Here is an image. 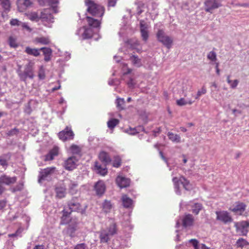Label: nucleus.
<instances>
[{"instance_id":"30","label":"nucleus","mask_w":249,"mask_h":249,"mask_svg":"<svg viewBox=\"0 0 249 249\" xmlns=\"http://www.w3.org/2000/svg\"><path fill=\"white\" fill-rule=\"evenodd\" d=\"M56 196L61 198L65 196L66 189L62 187H57L55 189Z\"/></svg>"},{"instance_id":"43","label":"nucleus","mask_w":249,"mask_h":249,"mask_svg":"<svg viewBox=\"0 0 249 249\" xmlns=\"http://www.w3.org/2000/svg\"><path fill=\"white\" fill-rule=\"evenodd\" d=\"M117 107L121 110L124 108V98H117L116 101Z\"/></svg>"},{"instance_id":"15","label":"nucleus","mask_w":249,"mask_h":249,"mask_svg":"<svg viewBox=\"0 0 249 249\" xmlns=\"http://www.w3.org/2000/svg\"><path fill=\"white\" fill-rule=\"evenodd\" d=\"M82 31L83 33L81 36L83 39L90 38L92 36V31L91 29L82 27L78 30L77 34H80Z\"/></svg>"},{"instance_id":"3","label":"nucleus","mask_w":249,"mask_h":249,"mask_svg":"<svg viewBox=\"0 0 249 249\" xmlns=\"http://www.w3.org/2000/svg\"><path fill=\"white\" fill-rule=\"evenodd\" d=\"M158 40L162 43L168 49H170L173 43V39L169 36L165 35L164 32L160 30L157 34Z\"/></svg>"},{"instance_id":"1","label":"nucleus","mask_w":249,"mask_h":249,"mask_svg":"<svg viewBox=\"0 0 249 249\" xmlns=\"http://www.w3.org/2000/svg\"><path fill=\"white\" fill-rule=\"evenodd\" d=\"M84 4L87 12L91 15L99 18L104 16L105 8L99 3L93 0H84Z\"/></svg>"},{"instance_id":"31","label":"nucleus","mask_w":249,"mask_h":249,"mask_svg":"<svg viewBox=\"0 0 249 249\" xmlns=\"http://www.w3.org/2000/svg\"><path fill=\"white\" fill-rule=\"evenodd\" d=\"M95 167L97 173L102 176H105L107 173V168L105 167H102L101 165H99L97 162H95Z\"/></svg>"},{"instance_id":"53","label":"nucleus","mask_w":249,"mask_h":249,"mask_svg":"<svg viewBox=\"0 0 249 249\" xmlns=\"http://www.w3.org/2000/svg\"><path fill=\"white\" fill-rule=\"evenodd\" d=\"M20 22L17 19H12L10 21L11 26H18L20 25Z\"/></svg>"},{"instance_id":"8","label":"nucleus","mask_w":249,"mask_h":249,"mask_svg":"<svg viewBox=\"0 0 249 249\" xmlns=\"http://www.w3.org/2000/svg\"><path fill=\"white\" fill-rule=\"evenodd\" d=\"M173 182L176 188H179V183L181 184L183 188L187 190H189L190 182L183 176H181L179 178L175 177L173 178Z\"/></svg>"},{"instance_id":"58","label":"nucleus","mask_w":249,"mask_h":249,"mask_svg":"<svg viewBox=\"0 0 249 249\" xmlns=\"http://www.w3.org/2000/svg\"><path fill=\"white\" fill-rule=\"evenodd\" d=\"M23 4L25 8H27L31 5L32 2L30 0H23Z\"/></svg>"},{"instance_id":"14","label":"nucleus","mask_w":249,"mask_h":249,"mask_svg":"<svg viewBox=\"0 0 249 249\" xmlns=\"http://www.w3.org/2000/svg\"><path fill=\"white\" fill-rule=\"evenodd\" d=\"M182 222L184 227H190L194 224V218L192 214H187L184 216Z\"/></svg>"},{"instance_id":"22","label":"nucleus","mask_w":249,"mask_h":249,"mask_svg":"<svg viewBox=\"0 0 249 249\" xmlns=\"http://www.w3.org/2000/svg\"><path fill=\"white\" fill-rule=\"evenodd\" d=\"M87 20L89 25L94 28L99 27L100 26L101 22L98 19L90 17H87Z\"/></svg>"},{"instance_id":"12","label":"nucleus","mask_w":249,"mask_h":249,"mask_svg":"<svg viewBox=\"0 0 249 249\" xmlns=\"http://www.w3.org/2000/svg\"><path fill=\"white\" fill-rule=\"evenodd\" d=\"M17 181V177H10L6 175H1L0 177V184L9 185L15 183Z\"/></svg>"},{"instance_id":"11","label":"nucleus","mask_w":249,"mask_h":249,"mask_svg":"<svg viewBox=\"0 0 249 249\" xmlns=\"http://www.w3.org/2000/svg\"><path fill=\"white\" fill-rule=\"evenodd\" d=\"M40 19L42 22H53V17L48 10L44 9L40 14Z\"/></svg>"},{"instance_id":"55","label":"nucleus","mask_w":249,"mask_h":249,"mask_svg":"<svg viewBox=\"0 0 249 249\" xmlns=\"http://www.w3.org/2000/svg\"><path fill=\"white\" fill-rule=\"evenodd\" d=\"M236 230L241 232V235H247L249 231L248 229H236Z\"/></svg>"},{"instance_id":"62","label":"nucleus","mask_w":249,"mask_h":249,"mask_svg":"<svg viewBox=\"0 0 249 249\" xmlns=\"http://www.w3.org/2000/svg\"><path fill=\"white\" fill-rule=\"evenodd\" d=\"M38 77L40 78H43L44 77V71L42 69H41L38 73Z\"/></svg>"},{"instance_id":"63","label":"nucleus","mask_w":249,"mask_h":249,"mask_svg":"<svg viewBox=\"0 0 249 249\" xmlns=\"http://www.w3.org/2000/svg\"><path fill=\"white\" fill-rule=\"evenodd\" d=\"M23 231V229L21 228H19L16 231V234L18 236H21V233Z\"/></svg>"},{"instance_id":"32","label":"nucleus","mask_w":249,"mask_h":249,"mask_svg":"<svg viewBox=\"0 0 249 249\" xmlns=\"http://www.w3.org/2000/svg\"><path fill=\"white\" fill-rule=\"evenodd\" d=\"M28 18L33 21H38L40 19V15H39L36 12H33L29 13L26 14Z\"/></svg>"},{"instance_id":"10","label":"nucleus","mask_w":249,"mask_h":249,"mask_svg":"<svg viewBox=\"0 0 249 249\" xmlns=\"http://www.w3.org/2000/svg\"><path fill=\"white\" fill-rule=\"evenodd\" d=\"M69 209L71 212H80L81 206L80 203L77 201L76 198H72L68 203Z\"/></svg>"},{"instance_id":"51","label":"nucleus","mask_w":249,"mask_h":249,"mask_svg":"<svg viewBox=\"0 0 249 249\" xmlns=\"http://www.w3.org/2000/svg\"><path fill=\"white\" fill-rule=\"evenodd\" d=\"M189 242L192 244V245L194 247L195 249H199L198 247V242L195 239H192L190 240Z\"/></svg>"},{"instance_id":"49","label":"nucleus","mask_w":249,"mask_h":249,"mask_svg":"<svg viewBox=\"0 0 249 249\" xmlns=\"http://www.w3.org/2000/svg\"><path fill=\"white\" fill-rule=\"evenodd\" d=\"M227 82L230 84L231 88H234L236 87L238 83L237 80L234 79L232 80L231 79H227Z\"/></svg>"},{"instance_id":"45","label":"nucleus","mask_w":249,"mask_h":249,"mask_svg":"<svg viewBox=\"0 0 249 249\" xmlns=\"http://www.w3.org/2000/svg\"><path fill=\"white\" fill-rule=\"evenodd\" d=\"M48 2L54 11L57 12V5L59 3V0H48Z\"/></svg>"},{"instance_id":"29","label":"nucleus","mask_w":249,"mask_h":249,"mask_svg":"<svg viewBox=\"0 0 249 249\" xmlns=\"http://www.w3.org/2000/svg\"><path fill=\"white\" fill-rule=\"evenodd\" d=\"M110 235L107 232V231L103 230L101 231L100 235V241L102 243H107L109 239Z\"/></svg>"},{"instance_id":"6","label":"nucleus","mask_w":249,"mask_h":249,"mask_svg":"<svg viewBox=\"0 0 249 249\" xmlns=\"http://www.w3.org/2000/svg\"><path fill=\"white\" fill-rule=\"evenodd\" d=\"M247 208V205L242 202L237 201L235 203V205L233 207L229 208V210L233 212L235 214L243 215Z\"/></svg>"},{"instance_id":"46","label":"nucleus","mask_w":249,"mask_h":249,"mask_svg":"<svg viewBox=\"0 0 249 249\" xmlns=\"http://www.w3.org/2000/svg\"><path fill=\"white\" fill-rule=\"evenodd\" d=\"M19 130L18 128H14L8 131L6 134L8 136H13L17 135L19 133Z\"/></svg>"},{"instance_id":"4","label":"nucleus","mask_w":249,"mask_h":249,"mask_svg":"<svg viewBox=\"0 0 249 249\" xmlns=\"http://www.w3.org/2000/svg\"><path fill=\"white\" fill-rule=\"evenodd\" d=\"M215 214L216 215V220L224 224L231 223L233 219L231 216L226 211H216Z\"/></svg>"},{"instance_id":"25","label":"nucleus","mask_w":249,"mask_h":249,"mask_svg":"<svg viewBox=\"0 0 249 249\" xmlns=\"http://www.w3.org/2000/svg\"><path fill=\"white\" fill-rule=\"evenodd\" d=\"M195 102L194 100H186L184 98H181L180 99L177 100L176 104L178 106H185L187 104L192 105Z\"/></svg>"},{"instance_id":"40","label":"nucleus","mask_w":249,"mask_h":249,"mask_svg":"<svg viewBox=\"0 0 249 249\" xmlns=\"http://www.w3.org/2000/svg\"><path fill=\"white\" fill-rule=\"evenodd\" d=\"M9 44L11 47L17 48L18 45L17 42V39L16 37L11 36L9 37L8 39Z\"/></svg>"},{"instance_id":"17","label":"nucleus","mask_w":249,"mask_h":249,"mask_svg":"<svg viewBox=\"0 0 249 249\" xmlns=\"http://www.w3.org/2000/svg\"><path fill=\"white\" fill-rule=\"evenodd\" d=\"M140 30L142 39L146 41L148 38V33L147 25L143 22L140 23Z\"/></svg>"},{"instance_id":"39","label":"nucleus","mask_w":249,"mask_h":249,"mask_svg":"<svg viewBox=\"0 0 249 249\" xmlns=\"http://www.w3.org/2000/svg\"><path fill=\"white\" fill-rule=\"evenodd\" d=\"M121 163L122 160L121 158L118 156H115L112 163L113 166L116 168H118L121 166Z\"/></svg>"},{"instance_id":"64","label":"nucleus","mask_w":249,"mask_h":249,"mask_svg":"<svg viewBox=\"0 0 249 249\" xmlns=\"http://www.w3.org/2000/svg\"><path fill=\"white\" fill-rule=\"evenodd\" d=\"M33 249H44V246L43 245H38L35 246Z\"/></svg>"},{"instance_id":"52","label":"nucleus","mask_w":249,"mask_h":249,"mask_svg":"<svg viewBox=\"0 0 249 249\" xmlns=\"http://www.w3.org/2000/svg\"><path fill=\"white\" fill-rule=\"evenodd\" d=\"M87 246L85 243H80L75 245L73 249H86Z\"/></svg>"},{"instance_id":"57","label":"nucleus","mask_w":249,"mask_h":249,"mask_svg":"<svg viewBox=\"0 0 249 249\" xmlns=\"http://www.w3.org/2000/svg\"><path fill=\"white\" fill-rule=\"evenodd\" d=\"M134 80V79H129V81L127 82V85L130 88H133L134 87L135 83Z\"/></svg>"},{"instance_id":"21","label":"nucleus","mask_w":249,"mask_h":249,"mask_svg":"<svg viewBox=\"0 0 249 249\" xmlns=\"http://www.w3.org/2000/svg\"><path fill=\"white\" fill-rule=\"evenodd\" d=\"M40 49L31 48L29 47H27L25 48V52L29 55H33L34 56H38L40 55Z\"/></svg>"},{"instance_id":"28","label":"nucleus","mask_w":249,"mask_h":249,"mask_svg":"<svg viewBox=\"0 0 249 249\" xmlns=\"http://www.w3.org/2000/svg\"><path fill=\"white\" fill-rule=\"evenodd\" d=\"M191 207L192 213L195 215H197L199 212L203 209V205L199 203H195Z\"/></svg>"},{"instance_id":"20","label":"nucleus","mask_w":249,"mask_h":249,"mask_svg":"<svg viewBox=\"0 0 249 249\" xmlns=\"http://www.w3.org/2000/svg\"><path fill=\"white\" fill-rule=\"evenodd\" d=\"M72 212L67 211L66 209H64L62 211V215L61 217V224H66L69 223V221L67 218L69 217L71 213Z\"/></svg>"},{"instance_id":"9","label":"nucleus","mask_w":249,"mask_h":249,"mask_svg":"<svg viewBox=\"0 0 249 249\" xmlns=\"http://www.w3.org/2000/svg\"><path fill=\"white\" fill-rule=\"evenodd\" d=\"M55 169L56 168L55 167H50L42 170L39 173V182H41V181L45 180L49 176L54 173Z\"/></svg>"},{"instance_id":"26","label":"nucleus","mask_w":249,"mask_h":249,"mask_svg":"<svg viewBox=\"0 0 249 249\" xmlns=\"http://www.w3.org/2000/svg\"><path fill=\"white\" fill-rule=\"evenodd\" d=\"M123 206L125 208H130L132 205V200L126 195H123L122 197Z\"/></svg>"},{"instance_id":"61","label":"nucleus","mask_w":249,"mask_h":249,"mask_svg":"<svg viewBox=\"0 0 249 249\" xmlns=\"http://www.w3.org/2000/svg\"><path fill=\"white\" fill-rule=\"evenodd\" d=\"M58 86H56V87H53L52 89V92H53L56 90H58L59 89H60L61 88V85H60V84L59 82V81H58Z\"/></svg>"},{"instance_id":"38","label":"nucleus","mask_w":249,"mask_h":249,"mask_svg":"<svg viewBox=\"0 0 249 249\" xmlns=\"http://www.w3.org/2000/svg\"><path fill=\"white\" fill-rule=\"evenodd\" d=\"M119 123L117 119H112L107 122V126L110 129H113Z\"/></svg>"},{"instance_id":"54","label":"nucleus","mask_w":249,"mask_h":249,"mask_svg":"<svg viewBox=\"0 0 249 249\" xmlns=\"http://www.w3.org/2000/svg\"><path fill=\"white\" fill-rule=\"evenodd\" d=\"M123 71H124V74L125 75V74L130 73L132 72V70L131 69L128 68L127 67V65H124V67H123Z\"/></svg>"},{"instance_id":"16","label":"nucleus","mask_w":249,"mask_h":249,"mask_svg":"<svg viewBox=\"0 0 249 249\" xmlns=\"http://www.w3.org/2000/svg\"><path fill=\"white\" fill-rule=\"evenodd\" d=\"M116 181L117 185L121 188L127 187L130 184V180L129 179L122 177H118Z\"/></svg>"},{"instance_id":"34","label":"nucleus","mask_w":249,"mask_h":249,"mask_svg":"<svg viewBox=\"0 0 249 249\" xmlns=\"http://www.w3.org/2000/svg\"><path fill=\"white\" fill-rule=\"evenodd\" d=\"M169 139L173 142L178 143L180 142V137L179 135L169 132L167 134Z\"/></svg>"},{"instance_id":"18","label":"nucleus","mask_w":249,"mask_h":249,"mask_svg":"<svg viewBox=\"0 0 249 249\" xmlns=\"http://www.w3.org/2000/svg\"><path fill=\"white\" fill-rule=\"evenodd\" d=\"M99 159L106 164L110 163L111 160L109 155L105 151H102L99 153Z\"/></svg>"},{"instance_id":"42","label":"nucleus","mask_w":249,"mask_h":249,"mask_svg":"<svg viewBox=\"0 0 249 249\" xmlns=\"http://www.w3.org/2000/svg\"><path fill=\"white\" fill-rule=\"evenodd\" d=\"M130 60L132 61L133 65L140 66L141 65V59L138 56L132 55L130 58Z\"/></svg>"},{"instance_id":"13","label":"nucleus","mask_w":249,"mask_h":249,"mask_svg":"<svg viewBox=\"0 0 249 249\" xmlns=\"http://www.w3.org/2000/svg\"><path fill=\"white\" fill-rule=\"evenodd\" d=\"M94 189L97 195H102L106 190V185L104 182L102 180L98 181L94 185Z\"/></svg>"},{"instance_id":"23","label":"nucleus","mask_w":249,"mask_h":249,"mask_svg":"<svg viewBox=\"0 0 249 249\" xmlns=\"http://www.w3.org/2000/svg\"><path fill=\"white\" fill-rule=\"evenodd\" d=\"M40 51H42L44 55V60L48 62L51 59V56L52 53V50L49 48L42 47L40 48Z\"/></svg>"},{"instance_id":"7","label":"nucleus","mask_w":249,"mask_h":249,"mask_svg":"<svg viewBox=\"0 0 249 249\" xmlns=\"http://www.w3.org/2000/svg\"><path fill=\"white\" fill-rule=\"evenodd\" d=\"M78 162V159L74 156L68 158L64 162L65 169L68 171H72L76 168Z\"/></svg>"},{"instance_id":"27","label":"nucleus","mask_w":249,"mask_h":249,"mask_svg":"<svg viewBox=\"0 0 249 249\" xmlns=\"http://www.w3.org/2000/svg\"><path fill=\"white\" fill-rule=\"evenodd\" d=\"M78 191V184L76 182L71 181L69 185V192L73 195L77 193Z\"/></svg>"},{"instance_id":"35","label":"nucleus","mask_w":249,"mask_h":249,"mask_svg":"<svg viewBox=\"0 0 249 249\" xmlns=\"http://www.w3.org/2000/svg\"><path fill=\"white\" fill-rule=\"evenodd\" d=\"M235 227L236 229H248L249 227V221H242L235 224Z\"/></svg>"},{"instance_id":"48","label":"nucleus","mask_w":249,"mask_h":249,"mask_svg":"<svg viewBox=\"0 0 249 249\" xmlns=\"http://www.w3.org/2000/svg\"><path fill=\"white\" fill-rule=\"evenodd\" d=\"M107 232L110 235H113L116 232V226L115 224H113L110 226L108 228Z\"/></svg>"},{"instance_id":"5","label":"nucleus","mask_w":249,"mask_h":249,"mask_svg":"<svg viewBox=\"0 0 249 249\" xmlns=\"http://www.w3.org/2000/svg\"><path fill=\"white\" fill-rule=\"evenodd\" d=\"M74 134L71 127L66 126V128L58 133L59 138L63 142L73 139Z\"/></svg>"},{"instance_id":"47","label":"nucleus","mask_w":249,"mask_h":249,"mask_svg":"<svg viewBox=\"0 0 249 249\" xmlns=\"http://www.w3.org/2000/svg\"><path fill=\"white\" fill-rule=\"evenodd\" d=\"M206 88L204 87H203L200 90H199L197 91L196 96L195 97V99H199V97L206 93Z\"/></svg>"},{"instance_id":"33","label":"nucleus","mask_w":249,"mask_h":249,"mask_svg":"<svg viewBox=\"0 0 249 249\" xmlns=\"http://www.w3.org/2000/svg\"><path fill=\"white\" fill-rule=\"evenodd\" d=\"M235 245L237 248L242 249L243 248L249 245V243L245 239L240 238L237 240Z\"/></svg>"},{"instance_id":"19","label":"nucleus","mask_w":249,"mask_h":249,"mask_svg":"<svg viewBox=\"0 0 249 249\" xmlns=\"http://www.w3.org/2000/svg\"><path fill=\"white\" fill-rule=\"evenodd\" d=\"M58 154V149L57 147H54L49 153L45 156V160H53L55 156Z\"/></svg>"},{"instance_id":"37","label":"nucleus","mask_w":249,"mask_h":249,"mask_svg":"<svg viewBox=\"0 0 249 249\" xmlns=\"http://www.w3.org/2000/svg\"><path fill=\"white\" fill-rule=\"evenodd\" d=\"M112 208L110 201L105 200L103 204V210L105 213H108Z\"/></svg>"},{"instance_id":"60","label":"nucleus","mask_w":249,"mask_h":249,"mask_svg":"<svg viewBox=\"0 0 249 249\" xmlns=\"http://www.w3.org/2000/svg\"><path fill=\"white\" fill-rule=\"evenodd\" d=\"M6 206V201L4 200H0V209H3Z\"/></svg>"},{"instance_id":"56","label":"nucleus","mask_w":249,"mask_h":249,"mask_svg":"<svg viewBox=\"0 0 249 249\" xmlns=\"http://www.w3.org/2000/svg\"><path fill=\"white\" fill-rule=\"evenodd\" d=\"M117 0H108V6L114 7Z\"/></svg>"},{"instance_id":"59","label":"nucleus","mask_w":249,"mask_h":249,"mask_svg":"<svg viewBox=\"0 0 249 249\" xmlns=\"http://www.w3.org/2000/svg\"><path fill=\"white\" fill-rule=\"evenodd\" d=\"M21 26L23 28L26 29L27 31L29 32H31L32 31L31 28L26 23H22Z\"/></svg>"},{"instance_id":"44","label":"nucleus","mask_w":249,"mask_h":249,"mask_svg":"<svg viewBox=\"0 0 249 249\" xmlns=\"http://www.w3.org/2000/svg\"><path fill=\"white\" fill-rule=\"evenodd\" d=\"M207 58L211 61L215 62L217 59L216 53L214 51H211L208 53Z\"/></svg>"},{"instance_id":"36","label":"nucleus","mask_w":249,"mask_h":249,"mask_svg":"<svg viewBox=\"0 0 249 249\" xmlns=\"http://www.w3.org/2000/svg\"><path fill=\"white\" fill-rule=\"evenodd\" d=\"M35 41L36 43H40L43 45H47L50 42V39L48 37L44 36L36 38Z\"/></svg>"},{"instance_id":"2","label":"nucleus","mask_w":249,"mask_h":249,"mask_svg":"<svg viewBox=\"0 0 249 249\" xmlns=\"http://www.w3.org/2000/svg\"><path fill=\"white\" fill-rule=\"evenodd\" d=\"M221 6V0H204V9L206 13L213 14L215 9Z\"/></svg>"},{"instance_id":"41","label":"nucleus","mask_w":249,"mask_h":249,"mask_svg":"<svg viewBox=\"0 0 249 249\" xmlns=\"http://www.w3.org/2000/svg\"><path fill=\"white\" fill-rule=\"evenodd\" d=\"M70 149L71 152L74 154H79L81 152L80 147L75 144H72L71 146Z\"/></svg>"},{"instance_id":"50","label":"nucleus","mask_w":249,"mask_h":249,"mask_svg":"<svg viewBox=\"0 0 249 249\" xmlns=\"http://www.w3.org/2000/svg\"><path fill=\"white\" fill-rule=\"evenodd\" d=\"M0 165H1L5 169L8 166V162L7 160L0 157Z\"/></svg>"},{"instance_id":"24","label":"nucleus","mask_w":249,"mask_h":249,"mask_svg":"<svg viewBox=\"0 0 249 249\" xmlns=\"http://www.w3.org/2000/svg\"><path fill=\"white\" fill-rule=\"evenodd\" d=\"M0 5L5 13H8L10 11L11 4L9 0H0Z\"/></svg>"}]
</instances>
